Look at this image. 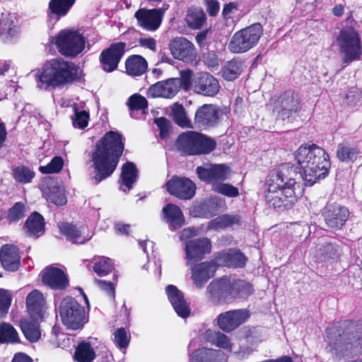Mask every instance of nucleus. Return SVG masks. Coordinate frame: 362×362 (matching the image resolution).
Returning a JSON list of instances; mask_svg holds the SVG:
<instances>
[{
	"label": "nucleus",
	"mask_w": 362,
	"mask_h": 362,
	"mask_svg": "<svg viewBox=\"0 0 362 362\" xmlns=\"http://www.w3.org/2000/svg\"><path fill=\"white\" fill-rule=\"evenodd\" d=\"M190 362H227V356L220 349L202 347L189 356Z\"/></svg>",
	"instance_id": "29"
},
{
	"label": "nucleus",
	"mask_w": 362,
	"mask_h": 362,
	"mask_svg": "<svg viewBox=\"0 0 362 362\" xmlns=\"http://www.w3.org/2000/svg\"><path fill=\"white\" fill-rule=\"evenodd\" d=\"M126 43L119 42L112 44L108 49L103 50L100 54L103 69L107 72L115 70L124 53Z\"/></svg>",
	"instance_id": "15"
},
{
	"label": "nucleus",
	"mask_w": 362,
	"mask_h": 362,
	"mask_svg": "<svg viewBox=\"0 0 362 362\" xmlns=\"http://www.w3.org/2000/svg\"><path fill=\"white\" fill-rule=\"evenodd\" d=\"M208 340L214 345L228 351L231 352L233 349V344L230 339L220 332L209 331L207 334Z\"/></svg>",
	"instance_id": "39"
},
{
	"label": "nucleus",
	"mask_w": 362,
	"mask_h": 362,
	"mask_svg": "<svg viewBox=\"0 0 362 362\" xmlns=\"http://www.w3.org/2000/svg\"><path fill=\"white\" fill-rule=\"evenodd\" d=\"M11 303V296L8 291L0 288V316L8 313Z\"/></svg>",
	"instance_id": "57"
},
{
	"label": "nucleus",
	"mask_w": 362,
	"mask_h": 362,
	"mask_svg": "<svg viewBox=\"0 0 362 362\" xmlns=\"http://www.w3.org/2000/svg\"><path fill=\"white\" fill-rule=\"evenodd\" d=\"M163 16L161 9L140 8L134 14L138 25L147 30H156L160 26Z\"/></svg>",
	"instance_id": "17"
},
{
	"label": "nucleus",
	"mask_w": 362,
	"mask_h": 362,
	"mask_svg": "<svg viewBox=\"0 0 362 362\" xmlns=\"http://www.w3.org/2000/svg\"><path fill=\"white\" fill-rule=\"evenodd\" d=\"M75 76L74 64L62 58L46 62L35 75L37 86L40 89L66 85L72 82Z\"/></svg>",
	"instance_id": "5"
},
{
	"label": "nucleus",
	"mask_w": 362,
	"mask_h": 362,
	"mask_svg": "<svg viewBox=\"0 0 362 362\" xmlns=\"http://www.w3.org/2000/svg\"><path fill=\"white\" fill-rule=\"evenodd\" d=\"M247 258L239 250L229 249L221 252L216 259V266L241 268L245 266Z\"/></svg>",
	"instance_id": "27"
},
{
	"label": "nucleus",
	"mask_w": 362,
	"mask_h": 362,
	"mask_svg": "<svg viewBox=\"0 0 362 362\" xmlns=\"http://www.w3.org/2000/svg\"><path fill=\"white\" fill-rule=\"evenodd\" d=\"M225 206L223 199L214 197L194 204L191 207L189 213L194 217L209 218L224 209Z\"/></svg>",
	"instance_id": "13"
},
{
	"label": "nucleus",
	"mask_w": 362,
	"mask_h": 362,
	"mask_svg": "<svg viewBox=\"0 0 362 362\" xmlns=\"http://www.w3.org/2000/svg\"><path fill=\"white\" fill-rule=\"evenodd\" d=\"M193 90L199 94L214 96L219 91L218 80L209 73H202L194 78Z\"/></svg>",
	"instance_id": "19"
},
{
	"label": "nucleus",
	"mask_w": 362,
	"mask_h": 362,
	"mask_svg": "<svg viewBox=\"0 0 362 362\" xmlns=\"http://www.w3.org/2000/svg\"><path fill=\"white\" fill-rule=\"evenodd\" d=\"M196 172L201 180L211 184L212 187L215 184L227 180L230 173V168L223 164L199 166L197 168Z\"/></svg>",
	"instance_id": "11"
},
{
	"label": "nucleus",
	"mask_w": 362,
	"mask_h": 362,
	"mask_svg": "<svg viewBox=\"0 0 362 362\" xmlns=\"http://www.w3.org/2000/svg\"><path fill=\"white\" fill-rule=\"evenodd\" d=\"M40 319L29 315V317L23 318L20 322L22 332L25 338L31 342L37 341L40 337L39 328Z\"/></svg>",
	"instance_id": "35"
},
{
	"label": "nucleus",
	"mask_w": 362,
	"mask_h": 362,
	"mask_svg": "<svg viewBox=\"0 0 362 362\" xmlns=\"http://www.w3.org/2000/svg\"><path fill=\"white\" fill-rule=\"evenodd\" d=\"M41 274L42 282L53 289H64L68 286V278L61 269L49 266Z\"/></svg>",
	"instance_id": "23"
},
{
	"label": "nucleus",
	"mask_w": 362,
	"mask_h": 362,
	"mask_svg": "<svg viewBox=\"0 0 362 362\" xmlns=\"http://www.w3.org/2000/svg\"><path fill=\"white\" fill-rule=\"evenodd\" d=\"M313 255L316 261L325 262L335 257L337 250L331 243H321L313 251Z\"/></svg>",
	"instance_id": "43"
},
{
	"label": "nucleus",
	"mask_w": 362,
	"mask_h": 362,
	"mask_svg": "<svg viewBox=\"0 0 362 362\" xmlns=\"http://www.w3.org/2000/svg\"><path fill=\"white\" fill-rule=\"evenodd\" d=\"M95 283L98 286L107 292V293L112 298L115 296V287L111 282H107L103 280H95Z\"/></svg>",
	"instance_id": "62"
},
{
	"label": "nucleus",
	"mask_w": 362,
	"mask_h": 362,
	"mask_svg": "<svg viewBox=\"0 0 362 362\" xmlns=\"http://www.w3.org/2000/svg\"><path fill=\"white\" fill-rule=\"evenodd\" d=\"M95 356V352L88 343H81L76 349L75 358L78 362H93Z\"/></svg>",
	"instance_id": "46"
},
{
	"label": "nucleus",
	"mask_w": 362,
	"mask_h": 362,
	"mask_svg": "<svg viewBox=\"0 0 362 362\" xmlns=\"http://www.w3.org/2000/svg\"><path fill=\"white\" fill-rule=\"evenodd\" d=\"M197 134L198 132L192 131L181 134L177 139L178 150L187 155H197Z\"/></svg>",
	"instance_id": "32"
},
{
	"label": "nucleus",
	"mask_w": 362,
	"mask_h": 362,
	"mask_svg": "<svg viewBox=\"0 0 362 362\" xmlns=\"http://www.w3.org/2000/svg\"><path fill=\"white\" fill-rule=\"evenodd\" d=\"M161 218L171 230H176L185 224L182 210L174 204H168L163 208Z\"/></svg>",
	"instance_id": "24"
},
{
	"label": "nucleus",
	"mask_w": 362,
	"mask_h": 362,
	"mask_svg": "<svg viewBox=\"0 0 362 362\" xmlns=\"http://www.w3.org/2000/svg\"><path fill=\"white\" fill-rule=\"evenodd\" d=\"M25 233L28 236L38 238L45 233V221L42 215L37 212L33 213L26 220L24 225Z\"/></svg>",
	"instance_id": "34"
},
{
	"label": "nucleus",
	"mask_w": 362,
	"mask_h": 362,
	"mask_svg": "<svg viewBox=\"0 0 362 362\" xmlns=\"http://www.w3.org/2000/svg\"><path fill=\"white\" fill-rule=\"evenodd\" d=\"M358 153V151L356 148L342 144L338 146L337 151L338 158L343 162L354 160L356 158Z\"/></svg>",
	"instance_id": "51"
},
{
	"label": "nucleus",
	"mask_w": 362,
	"mask_h": 362,
	"mask_svg": "<svg viewBox=\"0 0 362 362\" xmlns=\"http://www.w3.org/2000/svg\"><path fill=\"white\" fill-rule=\"evenodd\" d=\"M139 43L141 46L150 49L151 50L155 51L156 49V42L153 38H140Z\"/></svg>",
	"instance_id": "64"
},
{
	"label": "nucleus",
	"mask_w": 362,
	"mask_h": 362,
	"mask_svg": "<svg viewBox=\"0 0 362 362\" xmlns=\"http://www.w3.org/2000/svg\"><path fill=\"white\" fill-rule=\"evenodd\" d=\"M82 103L81 104L74 103L73 108L75 114L72 118V123L74 127L84 129L88 126L89 119V113L86 110H81Z\"/></svg>",
	"instance_id": "47"
},
{
	"label": "nucleus",
	"mask_w": 362,
	"mask_h": 362,
	"mask_svg": "<svg viewBox=\"0 0 362 362\" xmlns=\"http://www.w3.org/2000/svg\"><path fill=\"white\" fill-rule=\"evenodd\" d=\"M206 14L199 8H190L185 17L187 24L192 29L201 28L206 22Z\"/></svg>",
	"instance_id": "38"
},
{
	"label": "nucleus",
	"mask_w": 362,
	"mask_h": 362,
	"mask_svg": "<svg viewBox=\"0 0 362 362\" xmlns=\"http://www.w3.org/2000/svg\"><path fill=\"white\" fill-rule=\"evenodd\" d=\"M0 33L13 37L17 33V28L12 21L5 18L0 21Z\"/></svg>",
	"instance_id": "59"
},
{
	"label": "nucleus",
	"mask_w": 362,
	"mask_h": 362,
	"mask_svg": "<svg viewBox=\"0 0 362 362\" xmlns=\"http://www.w3.org/2000/svg\"><path fill=\"white\" fill-rule=\"evenodd\" d=\"M243 66V62L236 59L226 62L222 68L223 77L227 81L235 80L241 74Z\"/></svg>",
	"instance_id": "42"
},
{
	"label": "nucleus",
	"mask_w": 362,
	"mask_h": 362,
	"mask_svg": "<svg viewBox=\"0 0 362 362\" xmlns=\"http://www.w3.org/2000/svg\"><path fill=\"white\" fill-rule=\"evenodd\" d=\"M262 35L259 23L252 24L236 32L228 44V49L233 53H243L257 45Z\"/></svg>",
	"instance_id": "9"
},
{
	"label": "nucleus",
	"mask_w": 362,
	"mask_h": 362,
	"mask_svg": "<svg viewBox=\"0 0 362 362\" xmlns=\"http://www.w3.org/2000/svg\"><path fill=\"white\" fill-rule=\"evenodd\" d=\"M295 159L303 170V173H299L301 180L310 185L325 178L331 166L327 153L315 144L300 146L296 151Z\"/></svg>",
	"instance_id": "3"
},
{
	"label": "nucleus",
	"mask_w": 362,
	"mask_h": 362,
	"mask_svg": "<svg viewBox=\"0 0 362 362\" xmlns=\"http://www.w3.org/2000/svg\"><path fill=\"white\" fill-rule=\"evenodd\" d=\"M138 175L136 165L132 162H127L122 165L121 173V189L124 192L129 191L135 182Z\"/></svg>",
	"instance_id": "37"
},
{
	"label": "nucleus",
	"mask_w": 362,
	"mask_h": 362,
	"mask_svg": "<svg viewBox=\"0 0 362 362\" xmlns=\"http://www.w3.org/2000/svg\"><path fill=\"white\" fill-rule=\"evenodd\" d=\"M206 10L211 16H215L219 11V4L216 0H206Z\"/></svg>",
	"instance_id": "63"
},
{
	"label": "nucleus",
	"mask_w": 362,
	"mask_h": 362,
	"mask_svg": "<svg viewBox=\"0 0 362 362\" xmlns=\"http://www.w3.org/2000/svg\"><path fill=\"white\" fill-rule=\"evenodd\" d=\"M335 43L344 63L348 64L358 60L362 54V44L358 33L353 28L342 29Z\"/></svg>",
	"instance_id": "6"
},
{
	"label": "nucleus",
	"mask_w": 362,
	"mask_h": 362,
	"mask_svg": "<svg viewBox=\"0 0 362 362\" xmlns=\"http://www.w3.org/2000/svg\"><path fill=\"white\" fill-rule=\"evenodd\" d=\"M192 72L189 70H182L180 72V78H177L180 83V86H182L183 88L188 89L191 86H193V83H192Z\"/></svg>",
	"instance_id": "60"
},
{
	"label": "nucleus",
	"mask_w": 362,
	"mask_h": 362,
	"mask_svg": "<svg viewBox=\"0 0 362 362\" xmlns=\"http://www.w3.org/2000/svg\"><path fill=\"white\" fill-rule=\"evenodd\" d=\"M131 110H144L147 107L146 99L141 95L134 94L132 95L128 102Z\"/></svg>",
	"instance_id": "56"
},
{
	"label": "nucleus",
	"mask_w": 362,
	"mask_h": 362,
	"mask_svg": "<svg viewBox=\"0 0 362 362\" xmlns=\"http://www.w3.org/2000/svg\"><path fill=\"white\" fill-rule=\"evenodd\" d=\"M299 101L298 95L292 92L287 91L281 95L274 103V112L282 119L289 118L293 112L298 111Z\"/></svg>",
	"instance_id": "14"
},
{
	"label": "nucleus",
	"mask_w": 362,
	"mask_h": 362,
	"mask_svg": "<svg viewBox=\"0 0 362 362\" xmlns=\"http://www.w3.org/2000/svg\"><path fill=\"white\" fill-rule=\"evenodd\" d=\"M250 317V313L245 309H237L221 313L217 317V324L221 329L230 332L245 323Z\"/></svg>",
	"instance_id": "12"
},
{
	"label": "nucleus",
	"mask_w": 362,
	"mask_h": 362,
	"mask_svg": "<svg viewBox=\"0 0 362 362\" xmlns=\"http://www.w3.org/2000/svg\"><path fill=\"white\" fill-rule=\"evenodd\" d=\"M41 189L43 197L55 205H64L67 202L64 187L54 179H46Z\"/></svg>",
	"instance_id": "18"
},
{
	"label": "nucleus",
	"mask_w": 362,
	"mask_h": 362,
	"mask_svg": "<svg viewBox=\"0 0 362 362\" xmlns=\"http://www.w3.org/2000/svg\"><path fill=\"white\" fill-rule=\"evenodd\" d=\"M214 192L227 196L228 197H235L238 196V189L230 184L216 183L212 189Z\"/></svg>",
	"instance_id": "54"
},
{
	"label": "nucleus",
	"mask_w": 362,
	"mask_h": 362,
	"mask_svg": "<svg viewBox=\"0 0 362 362\" xmlns=\"http://www.w3.org/2000/svg\"><path fill=\"white\" fill-rule=\"evenodd\" d=\"M197 155L207 154L215 149L216 142L214 139L198 132L197 134Z\"/></svg>",
	"instance_id": "48"
},
{
	"label": "nucleus",
	"mask_w": 362,
	"mask_h": 362,
	"mask_svg": "<svg viewBox=\"0 0 362 362\" xmlns=\"http://www.w3.org/2000/svg\"><path fill=\"white\" fill-rule=\"evenodd\" d=\"M63 165V158L59 156H55L47 165L40 166L39 170L44 174L57 173L61 171Z\"/></svg>",
	"instance_id": "52"
},
{
	"label": "nucleus",
	"mask_w": 362,
	"mask_h": 362,
	"mask_svg": "<svg viewBox=\"0 0 362 362\" xmlns=\"http://www.w3.org/2000/svg\"><path fill=\"white\" fill-rule=\"evenodd\" d=\"M51 42L56 45L59 52L65 57H74L81 54L86 47L82 34L75 30H63L53 37Z\"/></svg>",
	"instance_id": "7"
},
{
	"label": "nucleus",
	"mask_w": 362,
	"mask_h": 362,
	"mask_svg": "<svg viewBox=\"0 0 362 362\" xmlns=\"http://www.w3.org/2000/svg\"><path fill=\"white\" fill-rule=\"evenodd\" d=\"M211 250V242L207 238L189 240L185 245L186 258L188 262L197 261L202 259L204 254L209 253Z\"/></svg>",
	"instance_id": "25"
},
{
	"label": "nucleus",
	"mask_w": 362,
	"mask_h": 362,
	"mask_svg": "<svg viewBox=\"0 0 362 362\" xmlns=\"http://www.w3.org/2000/svg\"><path fill=\"white\" fill-rule=\"evenodd\" d=\"M45 305V298L41 292L34 290L26 298V306L29 315L42 318Z\"/></svg>",
	"instance_id": "33"
},
{
	"label": "nucleus",
	"mask_w": 362,
	"mask_h": 362,
	"mask_svg": "<svg viewBox=\"0 0 362 362\" xmlns=\"http://www.w3.org/2000/svg\"><path fill=\"white\" fill-rule=\"evenodd\" d=\"M59 311L63 324L69 329H81L86 322L84 308L74 298H63Z\"/></svg>",
	"instance_id": "8"
},
{
	"label": "nucleus",
	"mask_w": 362,
	"mask_h": 362,
	"mask_svg": "<svg viewBox=\"0 0 362 362\" xmlns=\"http://www.w3.org/2000/svg\"><path fill=\"white\" fill-rule=\"evenodd\" d=\"M18 339V333L11 325L6 322L0 324L1 343H14Z\"/></svg>",
	"instance_id": "50"
},
{
	"label": "nucleus",
	"mask_w": 362,
	"mask_h": 362,
	"mask_svg": "<svg viewBox=\"0 0 362 362\" xmlns=\"http://www.w3.org/2000/svg\"><path fill=\"white\" fill-rule=\"evenodd\" d=\"M362 92L357 88H351L346 95V105L350 107H356L361 104Z\"/></svg>",
	"instance_id": "55"
},
{
	"label": "nucleus",
	"mask_w": 362,
	"mask_h": 362,
	"mask_svg": "<svg viewBox=\"0 0 362 362\" xmlns=\"http://www.w3.org/2000/svg\"><path fill=\"white\" fill-rule=\"evenodd\" d=\"M170 110V115L176 124L182 127H189L190 122L187 119L182 105L175 103L171 106Z\"/></svg>",
	"instance_id": "49"
},
{
	"label": "nucleus",
	"mask_w": 362,
	"mask_h": 362,
	"mask_svg": "<svg viewBox=\"0 0 362 362\" xmlns=\"http://www.w3.org/2000/svg\"><path fill=\"white\" fill-rule=\"evenodd\" d=\"M166 293L177 314L181 317H187L189 315L190 309L183 297L182 293L173 285H169L166 287Z\"/></svg>",
	"instance_id": "30"
},
{
	"label": "nucleus",
	"mask_w": 362,
	"mask_h": 362,
	"mask_svg": "<svg viewBox=\"0 0 362 362\" xmlns=\"http://www.w3.org/2000/svg\"><path fill=\"white\" fill-rule=\"evenodd\" d=\"M93 271L100 276L107 275L113 269V263L110 258L96 257L93 261Z\"/></svg>",
	"instance_id": "45"
},
{
	"label": "nucleus",
	"mask_w": 362,
	"mask_h": 362,
	"mask_svg": "<svg viewBox=\"0 0 362 362\" xmlns=\"http://www.w3.org/2000/svg\"><path fill=\"white\" fill-rule=\"evenodd\" d=\"M239 216L236 215L224 214L211 220L207 226V230H221L239 222Z\"/></svg>",
	"instance_id": "41"
},
{
	"label": "nucleus",
	"mask_w": 362,
	"mask_h": 362,
	"mask_svg": "<svg viewBox=\"0 0 362 362\" xmlns=\"http://www.w3.org/2000/svg\"><path fill=\"white\" fill-rule=\"evenodd\" d=\"M168 192L182 199H189L195 194L196 186L187 178L173 177L166 183Z\"/></svg>",
	"instance_id": "16"
},
{
	"label": "nucleus",
	"mask_w": 362,
	"mask_h": 362,
	"mask_svg": "<svg viewBox=\"0 0 362 362\" xmlns=\"http://www.w3.org/2000/svg\"><path fill=\"white\" fill-rule=\"evenodd\" d=\"M0 260L4 269L16 271L20 265L18 250L13 245H4L0 250Z\"/></svg>",
	"instance_id": "31"
},
{
	"label": "nucleus",
	"mask_w": 362,
	"mask_h": 362,
	"mask_svg": "<svg viewBox=\"0 0 362 362\" xmlns=\"http://www.w3.org/2000/svg\"><path fill=\"white\" fill-rule=\"evenodd\" d=\"M155 122L160 129V137L165 138L168 135L169 132L170 125V122L164 117H159L156 119Z\"/></svg>",
	"instance_id": "61"
},
{
	"label": "nucleus",
	"mask_w": 362,
	"mask_h": 362,
	"mask_svg": "<svg viewBox=\"0 0 362 362\" xmlns=\"http://www.w3.org/2000/svg\"><path fill=\"white\" fill-rule=\"evenodd\" d=\"M220 112L213 105H203L195 113L194 123L198 128L206 129L216 125L219 119Z\"/></svg>",
	"instance_id": "20"
},
{
	"label": "nucleus",
	"mask_w": 362,
	"mask_h": 362,
	"mask_svg": "<svg viewBox=\"0 0 362 362\" xmlns=\"http://www.w3.org/2000/svg\"><path fill=\"white\" fill-rule=\"evenodd\" d=\"M25 206L22 202L16 203L8 211V218L10 222H16L25 215Z\"/></svg>",
	"instance_id": "53"
},
{
	"label": "nucleus",
	"mask_w": 362,
	"mask_h": 362,
	"mask_svg": "<svg viewBox=\"0 0 362 362\" xmlns=\"http://www.w3.org/2000/svg\"><path fill=\"white\" fill-rule=\"evenodd\" d=\"M180 88V83L177 78H170L165 81L158 82L151 86L147 91V95L151 98H165L174 97Z\"/></svg>",
	"instance_id": "22"
},
{
	"label": "nucleus",
	"mask_w": 362,
	"mask_h": 362,
	"mask_svg": "<svg viewBox=\"0 0 362 362\" xmlns=\"http://www.w3.org/2000/svg\"><path fill=\"white\" fill-rule=\"evenodd\" d=\"M35 175V173L33 170L24 165L18 166L12 170L13 178L20 184L31 182Z\"/></svg>",
	"instance_id": "44"
},
{
	"label": "nucleus",
	"mask_w": 362,
	"mask_h": 362,
	"mask_svg": "<svg viewBox=\"0 0 362 362\" xmlns=\"http://www.w3.org/2000/svg\"><path fill=\"white\" fill-rule=\"evenodd\" d=\"M322 216L327 227L332 230H338L348 220L349 211L344 206L335 202H329L323 209Z\"/></svg>",
	"instance_id": "10"
},
{
	"label": "nucleus",
	"mask_w": 362,
	"mask_h": 362,
	"mask_svg": "<svg viewBox=\"0 0 362 362\" xmlns=\"http://www.w3.org/2000/svg\"><path fill=\"white\" fill-rule=\"evenodd\" d=\"M148 68L146 60L140 55L129 56L125 62L126 73L132 76L143 75Z\"/></svg>",
	"instance_id": "36"
},
{
	"label": "nucleus",
	"mask_w": 362,
	"mask_h": 362,
	"mask_svg": "<svg viewBox=\"0 0 362 362\" xmlns=\"http://www.w3.org/2000/svg\"><path fill=\"white\" fill-rule=\"evenodd\" d=\"M303 191L299 173L293 166L283 164L269 175L265 199L274 208L287 209L303 195Z\"/></svg>",
	"instance_id": "1"
},
{
	"label": "nucleus",
	"mask_w": 362,
	"mask_h": 362,
	"mask_svg": "<svg viewBox=\"0 0 362 362\" xmlns=\"http://www.w3.org/2000/svg\"><path fill=\"white\" fill-rule=\"evenodd\" d=\"M253 293L250 283L224 276L212 281L207 286V297L213 303H230L245 299Z\"/></svg>",
	"instance_id": "4"
},
{
	"label": "nucleus",
	"mask_w": 362,
	"mask_h": 362,
	"mask_svg": "<svg viewBox=\"0 0 362 362\" xmlns=\"http://www.w3.org/2000/svg\"><path fill=\"white\" fill-rule=\"evenodd\" d=\"M172 55L184 62L192 61L196 55L194 45L185 37H176L170 43Z\"/></svg>",
	"instance_id": "21"
},
{
	"label": "nucleus",
	"mask_w": 362,
	"mask_h": 362,
	"mask_svg": "<svg viewBox=\"0 0 362 362\" xmlns=\"http://www.w3.org/2000/svg\"><path fill=\"white\" fill-rule=\"evenodd\" d=\"M129 342V337L124 328H119L115 332V343L119 349H126Z\"/></svg>",
	"instance_id": "58"
},
{
	"label": "nucleus",
	"mask_w": 362,
	"mask_h": 362,
	"mask_svg": "<svg viewBox=\"0 0 362 362\" xmlns=\"http://www.w3.org/2000/svg\"><path fill=\"white\" fill-rule=\"evenodd\" d=\"M216 264L214 262H202L192 268V279L196 287L201 288L214 275Z\"/></svg>",
	"instance_id": "28"
},
{
	"label": "nucleus",
	"mask_w": 362,
	"mask_h": 362,
	"mask_svg": "<svg viewBox=\"0 0 362 362\" xmlns=\"http://www.w3.org/2000/svg\"><path fill=\"white\" fill-rule=\"evenodd\" d=\"M59 230L68 240L75 243L83 244L93 236V233L89 231L88 227L83 226H77L64 223L59 225Z\"/></svg>",
	"instance_id": "26"
},
{
	"label": "nucleus",
	"mask_w": 362,
	"mask_h": 362,
	"mask_svg": "<svg viewBox=\"0 0 362 362\" xmlns=\"http://www.w3.org/2000/svg\"><path fill=\"white\" fill-rule=\"evenodd\" d=\"M76 0H50L49 10L50 16H56L57 19L66 15Z\"/></svg>",
	"instance_id": "40"
},
{
	"label": "nucleus",
	"mask_w": 362,
	"mask_h": 362,
	"mask_svg": "<svg viewBox=\"0 0 362 362\" xmlns=\"http://www.w3.org/2000/svg\"><path fill=\"white\" fill-rule=\"evenodd\" d=\"M123 150L121 136L113 132L106 133L96 144L91 155L93 167L96 172L93 179L96 183L112 174Z\"/></svg>",
	"instance_id": "2"
}]
</instances>
